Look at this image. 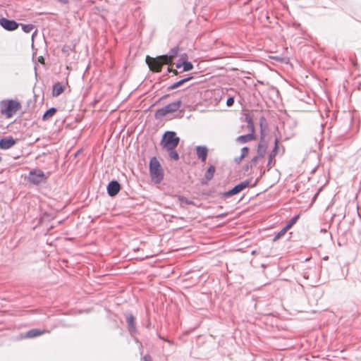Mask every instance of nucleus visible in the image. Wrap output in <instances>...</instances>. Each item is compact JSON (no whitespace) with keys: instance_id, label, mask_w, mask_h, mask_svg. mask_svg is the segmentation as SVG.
<instances>
[{"instance_id":"nucleus-1","label":"nucleus","mask_w":361,"mask_h":361,"mask_svg":"<svg viewBox=\"0 0 361 361\" xmlns=\"http://www.w3.org/2000/svg\"><path fill=\"white\" fill-rule=\"evenodd\" d=\"M268 129V123L264 116H260L257 122H254L250 116V141L257 140L258 133L259 134L260 140L257 145L256 156L252 158V163L255 164L259 159L264 158L267 149V142L264 140Z\"/></svg>"},{"instance_id":"nucleus-2","label":"nucleus","mask_w":361,"mask_h":361,"mask_svg":"<svg viewBox=\"0 0 361 361\" xmlns=\"http://www.w3.org/2000/svg\"><path fill=\"white\" fill-rule=\"evenodd\" d=\"M20 109V102L13 99H4L0 102L1 112L7 118H11Z\"/></svg>"},{"instance_id":"nucleus-3","label":"nucleus","mask_w":361,"mask_h":361,"mask_svg":"<svg viewBox=\"0 0 361 361\" xmlns=\"http://www.w3.org/2000/svg\"><path fill=\"white\" fill-rule=\"evenodd\" d=\"M149 176L155 183H160L164 179V171L156 157L151 158L149 164Z\"/></svg>"},{"instance_id":"nucleus-4","label":"nucleus","mask_w":361,"mask_h":361,"mask_svg":"<svg viewBox=\"0 0 361 361\" xmlns=\"http://www.w3.org/2000/svg\"><path fill=\"white\" fill-rule=\"evenodd\" d=\"M179 142L180 138L176 132L169 130L164 133L160 144L166 149H173L176 148Z\"/></svg>"},{"instance_id":"nucleus-5","label":"nucleus","mask_w":361,"mask_h":361,"mask_svg":"<svg viewBox=\"0 0 361 361\" xmlns=\"http://www.w3.org/2000/svg\"><path fill=\"white\" fill-rule=\"evenodd\" d=\"M47 177L45 173L39 169H34L30 171L27 180L33 185H38L40 183L46 182Z\"/></svg>"},{"instance_id":"nucleus-6","label":"nucleus","mask_w":361,"mask_h":361,"mask_svg":"<svg viewBox=\"0 0 361 361\" xmlns=\"http://www.w3.org/2000/svg\"><path fill=\"white\" fill-rule=\"evenodd\" d=\"M248 187V178H246L240 183L235 185L233 188L223 193L224 197H230L241 192Z\"/></svg>"},{"instance_id":"nucleus-7","label":"nucleus","mask_w":361,"mask_h":361,"mask_svg":"<svg viewBox=\"0 0 361 361\" xmlns=\"http://www.w3.org/2000/svg\"><path fill=\"white\" fill-rule=\"evenodd\" d=\"M0 25L7 31H14L18 28L20 23L4 17L0 18Z\"/></svg>"},{"instance_id":"nucleus-8","label":"nucleus","mask_w":361,"mask_h":361,"mask_svg":"<svg viewBox=\"0 0 361 361\" xmlns=\"http://www.w3.org/2000/svg\"><path fill=\"white\" fill-rule=\"evenodd\" d=\"M121 185L116 180H112L106 185V192L109 197H115L121 190Z\"/></svg>"},{"instance_id":"nucleus-9","label":"nucleus","mask_w":361,"mask_h":361,"mask_svg":"<svg viewBox=\"0 0 361 361\" xmlns=\"http://www.w3.org/2000/svg\"><path fill=\"white\" fill-rule=\"evenodd\" d=\"M146 62L151 71L156 73H160L161 71L163 66L158 56L157 58L150 59L149 56H147Z\"/></svg>"},{"instance_id":"nucleus-10","label":"nucleus","mask_w":361,"mask_h":361,"mask_svg":"<svg viewBox=\"0 0 361 361\" xmlns=\"http://www.w3.org/2000/svg\"><path fill=\"white\" fill-rule=\"evenodd\" d=\"M16 143V140L12 136L4 137L0 139V149H8Z\"/></svg>"},{"instance_id":"nucleus-11","label":"nucleus","mask_w":361,"mask_h":361,"mask_svg":"<svg viewBox=\"0 0 361 361\" xmlns=\"http://www.w3.org/2000/svg\"><path fill=\"white\" fill-rule=\"evenodd\" d=\"M126 322L128 324V328L131 334H136L137 332L135 325V318L132 314H126Z\"/></svg>"},{"instance_id":"nucleus-12","label":"nucleus","mask_w":361,"mask_h":361,"mask_svg":"<svg viewBox=\"0 0 361 361\" xmlns=\"http://www.w3.org/2000/svg\"><path fill=\"white\" fill-rule=\"evenodd\" d=\"M196 154L198 159L202 161H205L208 155V149L204 145H198L196 147Z\"/></svg>"},{"instance_id":"nucleus-13","label":"nucleus","mask_w":361,"mask_h":361,"mask_svg":"<svg viewBox=\"0 0 361 361\" xmlns=\"http://www.w3.org/2000/svg\"><path fill=\"white\" fill-rule=\"evenodd\" d=\"M183 102L180 99L176 100L165 106L169 114L177 111L181 106Z\"/></svg>"},{"instance_id":"nucleus-14","label":"nucleus","mask_w":361,"mask_h":361,"mask_svg":"<svg viewBox=\"0 0 361 361\" xmlns=\"http://www.w3.org/2000/svg\"><path fill=\"white\" fill-rule=\"evenodd\" d=\"M65 90V86L61 82H55L52 85V92L51 94L53 97H58Z\"/></svg>"},{"instance_id":"nucleus-15","label":"nucleus","mask_w":361,"mask_h":361,"mask_svg":"<svg viewBox=\"0 0 361 361\" xmlns=\"http://www.w3.org/2000/svg\"><path fill=\"white\" fill-rule=\"evenodd\" d=\"M45 332H49V331H45V330H41L39 329H32L26 332L25 338H32L39 336Z\"/></svg>"},{"instance_id":"nucleus-16","label":"nucleus","mask_w":361,"mask_h":361,"mask_svg":"<svg viewBox=\"0 0 361 361\" xmlns=\"http://www.w3.org/2000/svg\"><path fill=\"white\" fill-rule=\"evenodd\" d=\"M57 111V109L56 107H51L45 111L43 114L42 119L43 121L49 120L51 116H53L56 112Z\"/></svg>"},{"instance_id":"nucleus-17","label":"nucleus","mask_w":361,"mask_h":361,"mask_svg":"<svg viewBox=\"0 0 361 361\" xmlns=\"http://www.w3.org/2000/svg\"><path fill=\"white\" fill-rule=\"evenodd\" d=\"M215 173V166L214 165L209 166L204 173V178L207 180H210L213 178Z\"/></svg>"},{"instance_id":"nucleus-18","label":"nucleus","mask_w":361,"mask_h":361,"mask_svg":"<svg viewBox=\"0 0 361 361\" xmlns=\"http://www.w3.org/2000/svg\"><path fill=\"white\" fill-rule=\"evenodd\" d=\"M168 111H166V109L165 106L162 108H159L157 109L154 114V117L156 119H161L164 116H166L168 114Z\"/></svg>"},{"instance_id":"nucleus-19","label":"nucleus","mask_w":361,"mask_h":361,"mask_svg":"<svg viewBox=\"0 0 361 361\" xmlns=\"http://www.w3.org/2000/svg\"><path fill=\"white\" fill-rule=\"evenodd\" d=\"M179 51L178 46L174 47L172 49H171L166 55L167 56V58H169L171 61L178 56Z\"/></svg>"},{"instance_id":"nucleus-20","label":"nucleus","mask_w":361,"mask_h":361,"mask_svg":"<svg viewBox=\"0 0 361 361\" xmlns=\"http://www.w3.org/2000/svg\"><path fill=\"white\" fill-rule=\"evenodd\" d=\"M248 155V147L245 146L241 149V154L238 157L235 158V161L236 164H239L240 161Z\"/></svg>"},{"instance_id":"nucleus-21","label":"nucleus","mask_w":361,"mask_h":361,"mask_svg":"<svg viewBox=\"0 0 361 361\" xmlns=\"http://www.w3.org/2000/svg\"><path fill=\"white\" fill-rule=\"evenodd\" d=\"M187 59H188V55L185 53L182 54L180 56V57L179 58V59L176 63V68L177 69L180 68L183 66V63H184Z\"/></svg>"},{"instance_id":"nucleus-22","label":"nucleus","mask_w":361,"mask_h":361,"mask_svg":"<svg viewBox=\"0 0 361 361\" xmlns=\"http://www.w3.org/2000/svg\"><path fill=\"white\" fill-rule=\"evenodd\" d=\"M158 57L160 59V62L162 66L166 64L171 65L172 63V61L169 58H167V56L166 54L159 56Z\"/></svg>"},{"instance_id":"nucleus-23","label":"nucleus","mask_w":361,"mask_h":361,"mask_svg":"<svg viewBox=\"0 0 361 361\" xmlns=\"http://www.w3.org/2000/svg\"><path fill=\"white\" fill-rule=\"evenodd\" d=\"M253 97L255 98V101H254V103H257L258 104V102L260 101L261 98H262V94H261V90H259V88H255L254 90H253Z\"/></svg>"},{"instance_id":"nucleus-24","label":"nucleus","mask_w":361,"mask_h":361,"mask_svg":"<svg viewBox=\"0 0 361 361\" xmlns=\"http://www.w3.org/2000/svg\"><path fill=\"white\" fill-rule=\"evenodd\" d=\"M183 71L187 72L192 71L194 68V66L191 61H189L188 59L186 61L183 63Z\"/></svg>"},{"instance_id":"nucleus-25","label":"nucleus","mask_w":361,"mask_h":361,"mask_svg":"<svg viewBox=\"0 0 361 361\" xmlns=\"http://www.w3.org/2000/svg\"><path fill=\"white\" fill-rule=\"evenodd\" d=\"M299 215H295L294 216H293L290 221L286 224V225L285 226V227L286 228V229H290L296 222L299 219Z\"/></svg>"},{"instance_id":"nucleus-26","label":"nucleus","mask_w":361,"mask_h":361,"mask_svg":"<svg viewBox=\"0 0 361 361\" xmlns=\"http://www.w3.org/2000/svg\"><path fill=\"white\" fill-rule=\"evenodd\" d=\"M288 229L284 226L279 231L278 233H276L273 238L274 241H276L279 239H280L282 236H283L287 232Z\"/></svg>"},{"instance_id":"nucleus-27","label":"nucleus","mask_w":361,"mask_h":361,"mask_svg":"<svg viewBox=\"0 0 361 361\" xmlns=\"http://www.w3.org/2000/svg\"><path fill=\"white\" fill-rule=\"evenodd\" d=\"M166 150L169 152V157L171 159H172L175 161H178L179 159V154H178V152L176 150V149H166Z\"/></svg>"},{"instance_id":"nucleus-28","label":"nucleus","mask_w":361,"mask_h":361,"mask_svg":"<svg viewBox=\"0 0 361 361\" xmlns=\"http://www.w3.org/2000/svg\"><path fill=\"white\" fill-rule=\"evenodd\" d=\"M22 26V30L25 33L30 32L35 27L32 24H20Z\"/></svg>"},{"instance_id":"nucleus-29","label":"nucleus","mask_w":361,"mask_h":361,"mask_svg":"<svg viewBox=\"0 0 361 361\" xmlns=\"http://www.w3.org/2000/svg\"><path fill=\"white\" fill-rule=\"evenodd\" d=\"M236 141L240 143L248 142V133L238 136L236 138Z\"/></svg>"},{"instance_id":"nucleus-30","label":"nucleus","mask_w":361,"mask_h":361,"mask_svg":"<svg viewBox=\"0 0 361 361\" xmlns=\"http://www.w3.org/2000/svg\"><path fill=\"white\" fill-rule=\"evenodd\" d=\"M181 85H182V82L179 80L173 82V84H171L169 87H167V90L169 91V90H172L176 89V88L179 87Z\"/></svg>"},{"instance_id":"nucleus-31","label":"nucleus","mask_w":361,"mask_h":361,"mask_svg":"<svg viewBox=\"0 0 361 361\" xmlns=\"http://www.w3.org/2000/svg\"><path fill=\"white\" fill-rule=\"evenodd\" d=\"M179 201H180L183 203H185L188 205H192L193 204V202L192 200H188L187 197L184 196H179L178 197Z\"/></svg>"},{"instance_id":"nucleus-32","label":"nucleus","mask_w":361,"mask_h":361,"mask_svg":"<svg viewBox=\"0 0 361 361\" xmlns=\"http://www.w3.org/2000/svg\"><path fill=\"white\" fill-rule=\"evenodd\" d=\"M193 78H194L193 75L192 74H190V75H187L186 77H184V78L180 79V80L182 82V85H183L184 83L191 80Z\"/></svg>"},{"instance_id":"nucleus-33","label":"nucleus","mask_w":361,"mask_h":361,"mask_svg":"<svg viewBox=\"0 0 361 361\" xmlns=\"http://www.w3.org/2000/svg\"><path fill=\"white\" fill-rule=\"evenodd\" d=\"M243 116L242 117V119L244 122L247 123L246 126L248 128V111L246 110H243Z\"/></svg>"},{"instance_id":"nucleus-34","label":"nucleus","mask_w":361,"mask_h":361,"mask_svg":"<svg viewBox=\"0 0 361 361\" xmlns=\"http://www.w3.org/2000/svg\"><path fill=\"white\" fill-rule=\"evenodd\" d=\"M157 336H158V338H159V339H161V340H163V341H166V343H169L170 345H173V341H170V340H169V339L165 338L164 337H163L161 334H158V333H157Z\"/></svg>"},{"instance_id":"nucleus-35","label":"nucleus","mask_w":361,"mask_h":361,"mask_svg":"<svg viewBox=\"0 0 361 361\" xmlns=\"http://www.w3.org/2000/svg\"><path fill=\"white\" fill-rule=\"evenodd\" d=\"M234 103V98L232 97H229L228 99H227V101H226V104L228 106H231V105H233Z\"/></svg>"},{"instance_id":"nucleus-36","label":"nucleus","mask_w":361,"mask_h":361,"mask_svg":"<svg viewBox=\"0 0 361 361\" xmlns=\"http://www.w3.org/2000/svg\"><path fill=\"white\" fill-rule=\"evenodd\" d=\"M143 361H152L151 356L149 354H146L142 357Z\"/></svg>"},{"instance_id":"nucleus-37","label":"nucleus","mask_w":361,"mask_h":361,"mask_svg":"<svg viewBox=\"0 0 361 361\" xmlns=\"http://www.w3.org/2000/svg\"><path fill=\"white\" fill-rule=\"evenodd\" d=\"M56 1L61 4H63V5L69 4V0H56Z\"/></svg>"},{"instance_id":"nucleus-38","label":"nucleus","mask_w":361,"mask_h":361,"mask_svg":"<svg viewBox=\"0 0 361 361\" xmlns=\"http://www.w3.org/2000/svg\"><path fill=\"white\" fill-rule=\"evenodd\" d=\"M278 142H279V140L276 138V139L275 140V142H274V149H273V152H274V151H276V150H277V149H278Z\"/></svg>"},{"instance_id":"nucleus-39","label":"nucleus","mask_w":361,"mask_h":361,"mask_svg":"<svg viewBox=\"0 0 361 361\" xmlns=\"http://www.w3.org/2000/svg\"><path fill=\"white\" fill-rule=\"evenodd\" d=\"M171 73H173V75H177L178 74V71L177 69L172 68Z\"/></svg>"},{"instance_id":"nucleus-40","label":"nucleus","mask_w":361,"mask_h":361,"mask_svg":"<svg viewBox=\"0 0 361 361\" xmlns=\"http://www.w3.org/2000/svg\"><path fill=\"white\" fill-rule=\"evenodd\" d=\"M169 96V94H164V95H163L161 97H160L157 102H159V101H161V100H162V99H166V97H168Z\"/></svg>"},{"instance_id":"nucleus-41","label":"nucleus","mask_w":361,"mask_h":361,"mask_svg":"<svg viewBox=\"0 0 361 361\" xmlns=\"http://www.w3.org/2000/svg\"><path fill=\"white\" fill-rule=\"evenodd\" d=\"M271 58L273 59H275V60L278 61H282V59L280 58L279 56H272Z\"/></svg>"},{"instance_id":"nucleus-42","label":"nucleus","mask_w":361,"mask_h":361,"mask_svg":"<svg viewBox=\"0 0 361 361\" xmlns=\"http://www.w3.org/2000/svg\"><path fill=\"white\" fill-rule=\"evenodd\" d=\"M68 49H69V47H67V46H64V47H63V49H62V51L65 52V51H67L68 50Z\"/></svg>"},{"instance_id":"nucleus-43","label":"nucleus","mask_w":361,"mask_h":361,"mask_svg":"<svg viewBox=\"0 0 361 361\" xmlns=\"http://www.w3.org/2000/svg\"><path fill=\"white\" fill-rule=\"evenodd\" d=\"M171 70H172L171 68H170L169 66L167 67V73H171Z\"/></svg>"},{"instance_id":"nucleus-44","label":"nucleus","mask_w":361,"mask_h":361,"mask_svg":"<svg viewBox=\"0 0 361 361\" xmlns=\"http://www.w3.org/2000/svg\"><path fill=\"white\" fill-rule=\"evenodd\" d=\"M182 117H183V114H179L178 115L176 116V118H182Z\"/></svg>"},{"instance_id":"nucleus-45","label":"nucleus","mask_w":361,"mask_h":361,"mask_svg":"<svg viewBox=\"0 0 361 361\" xmlns=\"http://www.w3.org/2000/svg\"><path fill=\"white\" fill-rule=\"evenodd\" d=\"M245 169L246 171L248 170V165L245 166Z\"/></svg>"},{"instance_id":"nucleus-46","label":"nucleus","mask_w":361,"mask_h":361,"mask_svg":"<svg viewBox=\"0 0 361 361\" xmlns=\"http://www.w3.org/2000/svg\"><path fill=\"white\" fill-rule=\"evenodd\" d=\"M37 32V30H35V32L32 34V36Z\"/></svg>"},{"instance_id":"nucleus-47","label":"nucleus","mask_w":361,"mask_h":361,"mask_svg":"<svg viewBox=\"0 0 361 361\" xmlns=\"http://www.w3.org/2000/svg\"><path fill=\"white\" fill-rule=\"evenodd\" d=\"M1 160V157H0V161Z\"/></svg>"}]
</instances>
